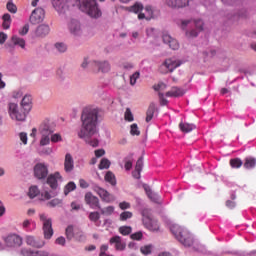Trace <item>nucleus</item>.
Wrapping results in <instances>:
<instances>
[{"mask_svg": "<svg viewBox=\"0 0 256 256\" xmlns=\"http://www.w3.org/2000/svg\"><path fill=\"white\" fill-rule=\"evenodd\" d=\"M159 99H160V105H167V103H169V101L167 99H165V96L163 93L159 92Z\"/></svg>", "mask_w": 256, "mask_h": 256, "instance_id": "obj_57", "label": "nucleus"}, {"mask_svg": "<svg viewBox=\"0 0 256 256\" xmlns=\"http://www.w3.org/2000/svg\"><path fill=\"white\" fill-rule=\"evenodd\" d=\"M154 91H165L167 89V84L160 82L156 86H153Z\"/></svg>", "mask_w": 256, "mask_h": 256, "instance_id": "obj_53", "label": "nucleus"}, {"mask_svg": "<svg viewBox=\"0 0 256 256\" xmlns=\"http://www.w3.org/2000/svg\"><path fill=\"white\" fill-rule=\"evenodd\" d=\"M100 212H101V215H105L106 217H109V215H113V213L115 212V207L107 206L105 208H101L100 206Z\"/></svg>", "mask_w": 256, "mask_h": 256, "instance_id": "obj_36", "label": "nucleus"}, {"mask_svg": "<svg viewBox=\"0 0 256 256\" xmlns=\"http://www.w3.org/2000/svg\"><path fill=\"white\" fill-rule=\"evenodd\" d=\"M129 11L131 13H139L140 11H143V4L136 2L133 6L129 8Z\"/></svg>", "mask_w": 256, "mask_h": 256, "instance_id": "obj_40", "label": "nucleus"}, {"mask_svg": "<svg viewBox=\"0 0 256 256\" xmlns=\"http://www.w3.org/2000/svg\"><path fill=\"white\" fill-rule=\"evenodd\" d=\"M20 141H22L23 145H27V133L22 132L19 134Z\"/></svg>", "mask_w": 256, "mask_h": 256, "instance_id": "obj_61", "label": "nucleus"}, {"mask_svg": "<svg viewBox=\"0 0 256 256\" xmlns=\"http://www.w3.org/2000/svg\"><path fill=\"white\" fill-rule=\"evenodd\" d=\"M54 131L55 130L51 127V123L48 120L42 122L39 127L40 135H53Z\"/></svg>", "mask_w": 256, "mask_h": 256, "instance_id": "obj_22", "label": "nucleus"}, {"mask_svg": "<svg viewBox=\"0 0 256 256\" xmlns=\"http://www.w3.org/2000/svg\"><path fill=\"white\" fill-rule=\"evenodd\" d=\"M144 191L151 201L154 203H159L161 197H159L158 194H155L149 186H144Z\"/></svg>", "mask_w": 256, "mask_h": 256, "instance_id": "obj_28", "label": "nucleus"}, {"mask_svg": "<svg viewBox=\"0 0 256 256\" xmlns=\"http://www.w3.org/2000/svg\"><path fill=\"white\" fill-rule=\"evenodd\" d=\"M124 119H125V121H129V122L134 120L133 113L131 112L130 108L126 109L125 114H124Z\"/></svg>", "mask_w": 256, "mask_h": 256, "instance_id": "obj_49", "label": "nucleus"}, {"mask_svg": "<svg viewBox=\"0 0 256 256\" xmlns=\"http://www.w3.org/2000/svg\"><path fill=\"white\" fill-rule=\"evenodd\" d=\"M91 67L94 73H99V71H101L102 73H109V71H111V65L107 61H94L91 63Z\"/></svg>", "mask_w": 256, "mask_h": 256, "instance_id": "obj_13", "label": "nucleus"}, {"mask_svg": "<svg viewBox=\"0 0 256 256\" xmlns=\"http://www.w3.org/2000/svg\"><path fill=\"white\" fill-rule=\"evenodd\" d=\"M11 40L14 45H18V47H21V49H25V39L14 35L12 36Z\"/></svg>", "mask_w": 256, "mask_h": 256, "instance_id": "obj_32", "label": "nucleus"}, {"mask_svg": "<svg viewBox=\"0 0 256 256\" xmlns=\"http://www.w3.org/2000/svg\"><path fill=\"white\" fill-rule=\"evenodd\" d=\"M155 115V103H151L146 112V123H149Z\"/></svg>", "mask_w": 256, "mask_h": 256, "instance_id": "obj_31", "label": "nucleus"}, {"mask_svg": "<svg viewBox=\"0 0 256 256\" xmlns=\"http://www.w3.org/2000/svg\"><path fill=\"white\" fill-rule=\"evenodd\" d=\"M31 95H26L23 97L21 101V108L19 110V106L16 103L9 104V115L11 119H15L16 121H25L27 117V113L31 111Z\"/></svg>", "mask_w": 256, "mask_h": 256, "instance_id": "obj_2", "label": "nucleus"}, {"mask_svg": "<svg viewBox=\"0 0 256 256\" xmlns=\"http://www.w3.org/2000/svg\"><path fill=\"white\" fill-rule=\"evenodd\" d=\"M130 134L137 136L141 135V131H139V127L137 126V124L134 123L130 126Z\"/></svg>", "mask_w": 256, "mask_h": 256, "instance_id": "obj_48", "label": "nucleus"}, {"mask_svg": "<svg viewBox=\"0 0 256 256\" xmlns=\"http://www.w3.org/2000/svg\"><path fill=\"white\" fill-rule=\"evenodd\" d=\"M66 240L65 237L60 236L56 239V245H61L62 247L65 246Z\"/></svg>", "mask_w": 256, "mask_h": 256, "instance_id": "obj_62", "label": "nucleus"}, {"mask_svg": "<svg viewBox=\"0 0 256 256\" xmlns=\"http://www.w3.org/2000/svg\"><path fill=\"white\" fill-rule=\"evenodd\" d=\"M2 241H4V244L10 248L21 247V245H23V238L16 233L3 236Z\"/></svg>", "mask_w": 256, "mask_h": 256, "instance_id": "obj_6", "label": "nucleus"}, {"mask_svg": "<svg viewBox=\"0 0 256 256\" xmlns=\"http://www.w3.org/2000/svg\"><path fill=\"white\" fill-rule=\"evenodd\" d=\"M85 203L89 205L90 209H101L99 198L91 192L85 194Z\"/></svg>", "mask_w": 256, "mask_h": 256, "instance_id": "obj_14", "label": "nucleus"}, {"mask_svg": "<svg viewBox=\"0 0 256 256\" xmlns=\"http://www.w3.org/2000/svg\"><path fill=\"white\" fill-rule=\"evenodd\" d=\"M45 19V10L43 8H36L30 15V23L32 25H39Z\"/></svg>", "mask_w": 256, "mask_h": 256, "instance_id": "obj_10", "label": "nucleus"}, {"mask_svg": "<svg viewBox=\"0 0 256 256\" xmlns=\"http://www.w3.org/2000/svg\"><path fill=\"white\" fill-rule=\"evenodd\" d=\"M230 167L232 169H241L243 167V161L240 158L230 159Z\"/></svg>", "mask_w": 256, "mask_h": 256, "instance_id": "obj_34", "label": "nucleus"}, {"mask_svg": "<svg viewBox=\"0 0 256 256\" xmlns=\"http://www.w3.org/2000/svg\"><path fill=\"white\" fill-rule=\"evenodd\" d=\"M120 67H122V69H133V64L131 62H123Z\"/></svg>", "mask_w": 256, "mask_h": 256, "instance_id": "obj_60", "label": "nucleus"}, {"mask_svg": "<svg viewBox=\"0 0 256 256\" xmlns=\"http://www.w3.org/2000/svg\"><path fill=\"white\" fill-rule=\"evenodd\" d=\"M40 221L43 223L44 238L51 239L53 237V221L51 218H47L45 214H40Z\"/></svg>", "mask_w": 256, "mask_h": 256, "instance_id": "obj_8", "label": "nucleus"}, {"mask_svg": "<svg viewBox=\"0 0 256 256\" xmlns=\"http://www.w3.org/2000/svg\"><path fill=\"white\" fill-rule=\"evenodd\" d=\"M131 239H133V241H141V239H143V233L142 232H136L134 234H131Z\"/></svg>", "mask_w": 256, "mask_h": 256, "instance_id": "obj_54", "label": "nucleus"}, {"mask_svg": "<svg viewBox=\"0 0 256 256\" xmlns=\"http://www.w3.org/2000/svg\"><path fill=\"white\" fill-rule=\"evenodd\" d=\"M93 191L99 195L100 199L104 201V203H113V201H115V196L109 193L105 188L95 185L93 187Z\"/></svg>", "mask_w": 256, "mask_h": 256, "instance_id": "obj_9", "label": "nucleus"}, {"mask_svg": "<svg viewBox=\"0 0 256 256\" xmlns=\"http://www.w3.org/2000/svg\"><path fill=\"white\" fill-rule=\"evenodd\" d=\"M49 143H51V135L41 134L40 145L45 147V145H49Z\"/></svg>", "mask_w": 256, "mask_h": 256, "instance_id": "obj_41", "label": "nucleus"}, {"mask_svg": "<svg viewBox=\"0 0 256 256\" xmlns=\"http://www.w3.org/2000/svg\"><path fill=\"white\" fill-rule=\"evenodd\" d=\"M153 250V246L152 245H146V246H142L140 248V251L143 255H150L151 251Z\"/></svg>", "mask_w": 256, "mask_h": 256, "instance_id": "obj_47", "label": "nucleus"}, {"mask_svg": "<svg viewBox=\"0 0 256 256\" xmlns=\"http://www.w3.org/2000/svg\"><path fill=\"white\" fill-rule=\"evenodd\" d=\"M99 119V110L95 108H86L81 115L82 126L78 132V137L84 139L90 147H99V140L90 138L97 134V121Z\"/></svg>", "mask_w": 256, "mask_h": 256, "instance_id": "obj_1", "label": "nucleus"}, {"mask_svg": "<svg viewBox=\"0 0 256 256\" xmlns=\"http://www.w3.org/2000/svg\"><path fill=\"white\" fill-rule=\"evenodd\" d=\"M50 141L52 143H59V141H63V138L61 137V134L56 133V134L51 135Z\"/></svg>", "mask_w": 256, "mask_h": 256, "instance_id": "obj_51", "label": "nucleus"}, {"mask_svg": "<svg viewBox=\"0 0 256 256\" xmlns=\"http://www.w3.org/2000/svg\"><path fill=\"white\" fill-rule=\"evenodd\" d=\"M256 165V160L255 158H246L244 162V167L245 169H253Z\"/></svg>", "mask_w": 256, "mask_h": 256, "instance_id": "obj_39", "label": "nucleus"}, {"mask_svg": "<svg viewBox=\"0 0 256 256\" xmlns=\"http://www.w3.org/2000/svg\"><path fill=\"white\" fill-rule=\"evenodd\" d=\"M62 201L58 198H55L47 203V207H57L61 205Z\"/></svg>", "mask_w": 256, "mask_h": 256, "instance_id": "obj_50", "label": "nucleus"}, {"mask_svg": "<svg viewBox=\"0 0 256 256\" xmlns=\"http://www.w3.org/2000/svg\"><path fill=\"white\" fill-rule=\"evenodd\" d=\"M132 231L133 228H131V226H122L119 228V233L124 236L131 235Z\"/></svg>", "mask_w": 256, "mask_h": 256, "instance_id": "obj_42", "label": "nucleus"}, {"mask_svg": "<svg viewBox=\"0 0 256 256\" xmlns=\"http://www.w3.org/2000/svg\"><path fill=\"white\" fill-rule=\"evenodd\" d=\"M51 31V28L47 24H41L36 28V37H47Z\"/></svg>", "mask_w": 256, "mask_h": 256, "instance_id": "obj_24", "label": "nucleus"}, {"mask_svg": "<svg viewBox=\"0 0 256 256\" xmlns=\"http://www.w3.org/2000/svg\"><path fill=\"white\" fill-rule=\"evenodd\" d=\"M73 236H74V234H73V226H68L66 228V237H67V239H73Z\"/></svg>", "mask_w": 256, "mask_h": 256, "instance_id": "obj_55", "label": "nucleus"}, {"mask_svg": "<svg viewBox=\"0 0 256 256\" xmlns=\"http://www.w3.org/2000/svg\"><path fill=\"white\" fill-rule=\"evenodd\" d=\"M124 167L126 171H131L133 168V154H130L126 158H124Z\"/></svg>", "mask_w": 256, "mask_h": 256, "instance_id": "obj_35", "label": "nucleus"}, {"mask_svg": "<svg viewBox=\"0 0 256 256\" xmlns=\"http://www.w3.org/2000/svg\"><path fill=\"white\" fill-rule=\"evenodd\" d=\"M38 193H39V188H37V186H32L29 189L28 197H30V199H35Z\"/></svg>", "mask_w": 256, "mask_h": 256, "instance_id": "obj_44", "label": "nucleus"}, {"mask_svg": "<svg viewBox=\"0 0 256 256\" xmlns=\"http://www.w3.org/2000/svg\"><path fill=\"white\" fill-rule=\"evenodd\" d=\"M166 5L172 9H183L189 5V0H166Z\"/></svg>", "mask_w": 256, "mask_h": 256, "instance_id": "obj_21", "label": "nucleus"}, {"mask_svg": "<svg viewBox=\"0 0 256 256\" xmlns=\"http://www.w3.org/2000/svg\"><path fill=\"white\" fill-rule=\"evenodd\" d=\"M145 11L147 13V16H145V13H139L138 19H147V21L153 19V8L151 6H146Z\"/></svg>", "mask_w": 256, "mask_h": 256, "instance_id": "obj_30", "label": "nucleus"}, {"mask_svg": "<svg viewBox=\"0 0 256 256\" xmlns=\"http://www.w3.org/2000/svg\"><path fill=\"white\" fill-rule=\"evenodd\" d=\"M26 243L30 247H34L36 249H41V247L45 246V241H43L40 238H36L34 236H27L26 237Z\"/></svg>", "mask_w": 256, "mask_h": 256, "instance_id": "obj_17", "label": "nucleus"}, {"mask_svg": "<svg viewBox=\"0 0 256 256\" xmlns=\"http://www.w3.org/2000/svg\"><path fill=\"white\" fill-rule=\"evenodd\" d=\"M119 207L122 211H125V209H131V204L129 202H121Z\"/></svg>", "mask_w": 256, "mask_h": 256, "instance_id": "obj_58", "label": "nucleus"}, {"mask_svg": "<svg viewBox=\"0 0 256 256\" xmlns=\"http://www.w3.org/2000/svg\"><path fill=\"white\" fill-rule=\"evenodd\" d=\"M34 175L37 177V179H45L47 175H49V170L47 169V166L45 164H36L34 167Z\"/></svg>", "mask_w": 256, "mask_h": 256, "instance_id": "obj_15", "label": "nucleus"}, {"mask_svg": "<svg viewBox=\"0 0 256 256\" xmlns=\"http://www.w3.org/2000/svg\"><path fill=\"white\" fill-rule=\"evenodd\" d=\"M63 178L59 172H55L54 174H50L47 178V184L51 189H56L59 184L58 181H61Z\"/></svg>", "mask_w": 256, "mask_h": 256, "instance_id": "obj_19", "label": "nucleus"}, {"mask_svg": "<svg viewBox=\"0 0 256 256\" xmlns=\"http://www.w3.org/2000/svg\"><path fill=\"white\" fill-rule=\"evenodd\" d=\"M177 67H181V62L175 59L169 58V59H166L164 63H162L159 70H160V73H162L163 75H167V73H173V71H175Z\"/></svg>", "mask_w": 256, "mask_h": 256, "instance_id": "obj_7", "label": "nucleus"}, {"mask_svg": "<svg viewBox=\"0 0 256 256\" xmlns=\"http://www.w3.org/2000/svg\"><path fill=\"white\" fill-rule=\"evenodd\" d=\"M133 217V212L124 211L120 214V221H127Z\"/></svg>", "mask_w": 256, "mask_h": 256, "instance_id": "obj_45", "label": "nucleus"}, {"mask_svg": "<svg viewBox=\"0 0 256 256\" xmlns=\"http://www.w3.org/2000/svg\"><path fill=\"white\" fill-rule=\"evenodd\" d=\"M203 20L198 19V20H182L181 21V27L182 29H187V27H195L192 28L191 30L186 31V37L188 39H193L194 37H197L201 31H203Z\"/></svg>", "mask_w": 256, "mask_h": 256, "instance_id": "obj_5", "label": "nucleus"}, {"mask_svg": "<svg viewBox=\"0 0 256 256\" xmlns=\"http://www.w3.org/2000/svg\"><path fill=\"white\" fill-rule=\"evenodd\" d=\"M141 171H143V156H141L136 162L135 170L132 172L133 178L140 179Z\"/></svg>", "mask_w": 256, "mask_h": 256, "instance_id": "obj_25", "label": "nucleus"}, {"mask_svg": "<svg viewBox=\"0 0 256 256\" xmlns=\"http://www.w3.org/2000/svg\"><path fill=\"white\" fill-rule=\"evenodd\" d=\"M27 33H29V26H28V24L24 25V26L19 30V34H20V35H27Z\"/></svg>", "mask_w": 256, "mask_h": 256, "instance_id": "obj_59", "label": "nucleus"}, {"mask_svg": "<svg viewBox=\"0 0 256 256\" xmlns=\"http://www.w3.org/2000/svg\"><path fill=\"white\" fill-rule=\"evenodd\" d=\"M185 90L179 87H172L170 91L166 92V97H183Z\"/></svg>", "mask_w": 256, "mask_h": 256, "instance_id": "obj_26", "label": "nucleus"}, {"mask_svg": "<svg viewBox=\"0 0 256 256\" xmlns=\"http://www.w3.org/2000/svg\"><path fill=\"white\" fill-rule=\"evenodd\" d=\"M179 129L180 131H182V133H191V131H194V129H197V126H195V124L181 122L179 124Z\"/></svg>", "mask_w": 256, "mask_h": 256, "instance_id": "obj_27", "label": "nucleus"}, {"mask_svg": "<svg viewBox=\"0 0 256 256\" xmlns=\"http://www.w3.org/2000/svg\"><path fill=\"white\" fill-rule=\"evenodd\" d=\"M6 9L9 11V13H17V5H15L13 2L9 1L6 5Z\"/></svg>", "mask_w": 256, "mask_h": 256, "instance_id": "obj_46", "label": "nucleus"}, {"mask_svg": "<svg viewBox=\"0 0 256 256\" xmlns=\"http://www.w3.org/2000/svg\"><path fill=\"white\" fill-rule=\"evenodd\" d=\"M68 30L71 35H74V37H80V35H83V28L81 27V22H79L78 20L72 19L68 23Z\"/></svg>", "mask_w": 256, "mask_h": 256, "instance_id": "obj_12", "label": "nucleus"}, {"mask_svg": "<svg viewBox=\"0 0 256 256\" xmlns=\"http://www.w3.org/2000/svg\"><path fill=\"white\" fill-rule=\"evenodd\" d=\"M139 75V72H135L132 76H130V85H135V83H137Z\"/></svg>", "mask_w": 256, "mask_h": 256, "instance_id": "obj_56", "label": "nucleus"}, {"mask_svg": "<svg viewBox=\"0 0 256 256\" xmlns=\"http://www.w3.org/2000/svg\"><path fill=\"white\" fill-rule=\"evenodd\" d=\"M144 227L148 229V231H159V223L149 216H144L142 219Z\"/></svg>", "mask_w": 256, "mask_h": 256, "instance_id": "obj_16", "label": "nucleus"}, {"mask_svg": "<svg viewBox=\"0 0 256 256\" xmlns=\"http://www.w3.org/2000/svg\"><path fill=\"white\" fill-rule=\"evenodd\" d=\"M75 169V162L73 161V156H71L70 153H67L65 155V160H64V171L66 173H71Z\"/></svg>", "mask_w": 256, "mask_h": 256, "instance_id": "obj_23", "label": "nucleus"}, {"mask_svg": "<svg viewBox=\"0 0 256 256\" xmlns=\"http://www.w3.org/2000/svg\"><path fill=\"white\" fill-rule=\"evenodd\" d=\"M55 47L59 53H65V51H67V45L64 43H56Z\"/></svg>", "mask_w": 256, "mask_h": 256, "instance_id": "obj_52", "label": "nucleus"}, {"mask_svg": "<svg viewBox=\"0 0 256 256\" xmlns=\"http://www.w3.org/2000/svg\"><path fill=\"white\" fill-rule=\"evenodd\" d=\"M77 189V185L75 182H69L64 188V195H68L71 191H75Z\"/></svg>", "mask_w": 256, "mask_h": 256, "instance_id": "obj_38", "label": "nucleus"}, {"mask_svg": "<svg viewBox=\"0 0 256 256\" xmlns=\"http://www.w3.org/2000/svg\"><path fill=\"white\" fill-rule=\"evenodd\" d=\"M109 243L110 245H114L116 251H125V247H127L121 236H113L110 238Z\"/></svg>", "mask_w": 256, "mask_h": 256, "instance_id": "obj_18", "label": "nucleus"}, {"mask_svg": "<svg viewBox=\"0 0 256 256\" xmlns=\"http://www.w3.org/2000/svg\"><path fill=\"white\" fill-rule=\"evenodd\" d=\"M163 43H166V45H169L170 49H173V51H177L179 49V42L171 37L169 34H163L162 36Z\"/></svg>", "mask_w": 256, "mask_h": 256, "instance_id": "obj_20", "label": "nucleus"}, {"mask_svg": "<svg viewBox=\"0 0 256 256\" xmlns=\"http://www.w3.org/2000/svg\"><path fill=\"white\" fill-rule=\"evenodd\" d=\"M95 157L99 159V157H103L105 155V150L104 149H98L94 151Z\"/></svg>", "mask_w": 256, "mask_h": 256, "instance_id": "obj_64", "label": "nucleus"}, {"mask_svg": "<svg viewBox=\"0 0 256 256\" xmlns=\"http://www.w3.org/2000/svg\"><path fill=\"white\" fill-rule=\"evenodd\" d=\"M2 27L3 29H9L11 27V14L6 13L2 16Z\"/></svg>", "mask_w": 256, "mask_h": 256, "instance_id": "obj_33", "label": "nucleus"}, {"mask_svg": "<svg viewBox=\"0 0 256 256\" xmlns=\"http://www.w3.org/2000/svg\"><path fill=\"white\" fill-rule=\"evenodd\" d=\"M81 11L87 13L92 19H99L103 13L97 5V0H78Z\"/></svg>", "mask_w": 256, "mask_h": 256, "instance_id": "obj_4", "label": "nucleus"}, {"mask_svg": "<svg viewBox=\"0 0 256 256\" xmlns=\"http://www.w3.org/2000/svg\"><path fill=\"white\" fill-rule=\"evenodd\" d=\"M54 9L60 15H65L69 11V0H51Z\"/></svg>", "mask_w": 256, "mask_h": 256, "instance_id": "obj_11", "label": "nucleus"}, {"mask_svg": "<svg viewBox=\"0 0 256 256\" xmlns=\"http://www.w3.org/2000/svg\"><path fill=\"white\" fill-rule=\"evenodd\" d=\"M109 167H111V161H109L107 158H102L100 164L98 165V169H109Z\"/></svg>", "mask_w": 256, "mask_h": 256, "instance_id": "obj_37", "label": "nucleus"}, {"mask_svg": "<svg viewBox=\"0 0 256 256\" xmlns=\"http://www.w3.org/2000/svg\"><path fill=\"white\" fill-rule=\"evenodd\" d=\"M108 249H109V246L103 244V245L100 247V255H99V256L107 255L105 252H107Z\"/></svg>", "mask_w": 256, "mask_h": 256, "instance_id": "obj_63", "label": "nucleus"}, {"mask_svg": "<svg viewBox=\"0 0 256 256\" xmlns=\"http://www.w3.org/2000/svg\"><path fill=\"white\" fill-rule=\"evenodd\" d=\"M104 180L106 181V183H109L113 187H115V185H117V178L115 177V174L111 171H108L105 174Z\"/></svg>", "mask_w": 256, "mask_h": 256, "instance_id": "obj_29", "label": "nucleus"}, {"mask_svg": "<svg viewBox=\"0 0 256 256\" xmlns=\"http://www.w3.org/2000/svg\"><path fill=\"white\" fill-rule=\"evenodd\" d=\"M88 218L92 223H97V221L101 219V214H99V212H90Z\"/></svg>", "mask_w": 256, "mask_h": 256, "instance_id": "obj_43", "label": "nucleus"}, {"mask_svg": "<svg viewBox=\"0 0 256 256\" xmlns=\"http://www.w3.org/2000/svg\"><path fill=\"white\" fill-rule=\"evenodd\" d=\"M170 231L173 233L174 237L184 245V247H191L193 245V237L189 233V231L183 229V227L178 224H174L170 226Z\"/></svg>", "mask_w": 256, "mask_h": 256, "instance_id": "obj_3", "label": "nucleus"}]
</instances>
